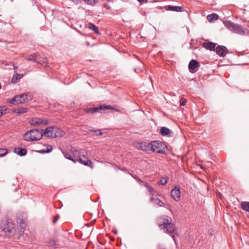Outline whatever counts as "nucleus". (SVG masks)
<instances>
[{
  "instance_id": "18",
  "label": "nucleus",
  "mask_w": 249,
  "mask_h": 249,
  "mask_svg": "<svg viewBox=\"0 0 249 249\" xmlns=\"http://www.w3.org/2000/svg\"><path fill=\"white\" fill-rule=\"evenodd\" d=\"M167 9L170 11L176 12H182L183 10L182 7L174 5H168Z\"/></svg>"
},
{
  "instance_id": "33",
  "label": "nucleus",
  "mask_w": 249,
  "mask_h": 249,
  "mask_svg": "<svg viewBox=\"0 0 249 249\" xmlns=\"http://www.w3.org/2000/svg\"><path fill=\"white\" fill-rule=\"evenodd\" d=\"M186 99L184 98H181L180 100L179 104L181 106H184L186 104Z\"/></svg>"
},
{
  "instance_id": "12",
  "label": "nucleus",
  "mask_w": 249,
  "mask_h": 249,
  "mask_svg": "<svg viewBox=\"0 0 249 249\" xmlns=\"http://www.w3.org/2000/svg\"><path fill=\"white\" fill-rule=\"evenodd\" d=\"M172 198L176 201H178L180 198V191L179 188L175 187L171 192Z\"/></svg>"
},
{
  "instance_id": "22",
  "label": "nucleus",
  "mask_w": 249,
  "mask_h": 249,
  "mask_svg": "<svg viewBox=\"0 0 249 249\" xmlns=\"http://www.w3.org/2000/svg\"><path fill=\"white\" fill-rule=\"evenodd\" d=\"M218 18V16L215 13H213L207 16V19L210 22H212L213 20H217Z\"/></svg>"
},
{
  "instance_id": "10",
  "label": "nucleus",
  "mask_w": 249,
  "mask_h": 249,
  "mask_svg": "<svg viewBox=\"0 0 249 249\" xmlns=\"http://www.w3.org/2000/svg\"><path fill=\"white\" fill-rule=\"evenodd\" d=\"M1 228L5 232H11L14 229V224L9 220L2 221Z\"/></svg>"
},
{
  "instance_id": "23",
  "label": "nucleus",
  "mask_w": 249,
  "mask_h": 249,
  "mask_svg": "<svg viewBox=\"0 0 249 249\" xmlns=\"http://www.w3.org/2000/svg\"><path fill=\"white\" fill-rule=\"evenodd\" d=\"M171 130L165 127H162L160 129V133L162 136H165L169 134L170 133Z\"/></svg>"
},
{
  "instance_id": "1",
  "label": "nucleus",
  "mask_w": 249,
  "mask_h": 249,
  "mask_svg": "<svg viewBox=\"0 0 249 249\" xmlns=\"http://www.w3.org/2000/svg\"><path fill=\"white\" fill-rule=\"evenodd\" d=\"M72 152L74 157V159L79 163L89 167L91 168H93V164L91 161L89 160L87 157L85 155L84 150H76L72 149Z\"/></svg>"
},
{
  "instance_id": "34",
  "label": "nucleus",
  "mask_w": 249,
  "mask_h": 249,
  "mask_svg": "<svg viewBox=\"0 0 249 249\" xmlns=\"http://www.w3.org/2000/svg\"><path fill=\"white\" fill-rule=\"evenodd\" d=\"M51 152V149L50 150H45V149H42V150H40L39 151H38V152L39 153H41V154H43V153H50Z\"/></svg>"
},
{
  "instance_id": "31",
  "label": "nucleus",
  "mask_w": 249,
  "mask_h": 249,
  "mask_svg": "<svg viewBox=\"0 0 249 249\" xmlns=\"http://www.w3.org/2000/svg\"><path fill=\"white\" fill-rule=\"evenodd\" d=\"M6 112V108L5 107H0V117L5 114Z\"/></svg>"
},
{
  "instance_id": "32",
  "label": "nucleus",
  "mask_w": 249,
  "mask_h": 249,
  "mask_svg": "<svg viewBox=\"0 0 249 249\" xmlns=\"http://www.w3.org/2000/svg\"><path fill=\"white\" fill-rule=\"evenodd\" d=\"M91 132L94 133L95 135H96V136H101L103 135L102 132L100 129L93 130L91 131Z\"/></svg>"
},
{
  "instance_id": "41",
  "label": "nucleus",
  "mask_w": 249,
  "mask_h": 249,
  "mask_svg": "<svg viewBox=\"0 0 249 249\" xmlns=\"http://www.w3.org/2000/svg\"><path fill=\"white\" fill-rule=\"evenodd\" d=\"M139 2H140V0H137Z\"/></svg>"
},
{
  "instance_id": "39",
  "label": "nucleus",
  "mask_w": 249,
  "mask_h": 249,
  "mask_svg": "<svg viewBox=\"0 0 249 249\" xmlns=\"http://www.w3.org/2000/svg\"><path fill=\"white\" fill-rule=\"evenodd\" d=\"M173 238L174 240L175 241V236L174 235L173 236Z\"/></svg>"
},
{
  "instance_id": "14",
  "label": "nucleus",
  "mask_w": 249,
  "mask_h": 249,
  "mask_svg": "<svg viewBox=\"0 0 249 249\" xmlns=\"http://www.w3.org/2000/svg\"><path fill=\"white\" fill-rule=\"evenodd\" d=\"M228 50L224 46H218L216 48V53L220 56L224 57L227 53Z\"/></svg>"
},
{
  "instance_id": "26",
  "label": "nucleus",
  "mask_w": 249,
  "mask_h": 249,
  "mask_svg": "<svg viewBox=\"0 0 249 249\" xmlns=\"http://www.w3.org/2000/svg\"><path fill=\"white\" fill-rule=\"evenodd\" d=\"M88 27L90 30H93L96 34H98V28L94 24L92 23H89Z\"/></svg>"
},
{
  "instance_id": "6",
  "label": "nucleus",
  "mask_w": 249,
  "mask_h": 249,
  "mask_svg": "<svg viewBox=\"0 0 249 249\" xmlns=\"http://www.w3.org/2000/svg\"><path fill=\"white\" fill-rule=\"evenodd\" d=\"M149 146L152 148V152L160 154H165L167 150L166 144L159 141L152 142Z\"/></svg>"
},
{
  "instance_id": "8",
  "label": "nucleus",
  "mask_w": 249,
  "mask_h": 249,
  "mask_svg": "<svg viewBox=\"0 0 249 249\" xmlns=\"http://www.w3.org/2000/svg\"><path fill=\"white\" fill-rule=\"evenodd\" d=\"M144 186L152 196H154L155 195L156 191L151 186H149L148 184H145ZM150 200L153 203L160 207H165V204L158 198H155L153 196H152L150 198Z\"/></svg>"
},
{
  "instance_id": "24",
  "label": "nucleus",
  "mask_w": 249,
  "mask_h": 249,
  "mask_svg": "<svg viewBox=\"0 0 249 249\" xmlns=\"http://www.w3.org/2000/svg\"><path fill=\"white\" fill-rule=\"evenodd\" d=\"M241 206L244 210L249 212V202H242Z\"/></svg>"
},
{
  "instance_id": "38",
  "label": "nucleus",
  "mask_w": 249,
  "mask_h": 249,
  "mask_svg": "<svg viewBox=\"0 0 249 249\" xmlns=\"http://www.w3.org/2000/svg\"><path fill=\"white\" fill-rule=\"evenodd\" d=\"M147 2V0H141V3L142 2Z\"/></svg>"
},
{
  "instance_id": "21",
  "label": "nucleus",
  "mask_w": 249,
  "mask_h": 249,
  "mask_svg": "<svg viewBox=\"0 0 249 249\" xmlns=\"http://www.w3.org/2000/svg\"><path fill=\"white\" fill-rule=\"evenodd\" d=\"M22 74H19L16 72L12 79V82L13 83H17L22 77Z\"/></svg>"
},
{
  "instance_id": "29",
  "label": "nucleus",
  "mask_w": 249,
  "mask_h": 249,
  "mask_svg": "<svg viewBox=\"0 0 249 249\" xmlns=\"http://www.w3.org/2000/svg\"><path fill=\"white\" fill-rule=\"evenodd\" d=\"M7 154V150L4 148L0 149V157H3Z\"/></svg>"
},
{
  "instance_id": "4",
  "label": "nucleus",
  "mask_w": 249,
  "mask_h": 249,
  "mask_svg": "<svg viewBox=\"0 0 249 249\" xmlns=\"http://www.w3.org/2000/svg\"><path fill=\"white\" fill-rule=\"evenodd\" d=\"M224 24L226 28L234 33L243 35L245 33V29L241 25L234 23L230 21H225Z\"/></svg>"
},
{
  "instance_id": "37",
  "label": "nucleus",
  "mask_w": 249,
  "mask_h": 249,
  "mask_svg": "<svg viewBox=\"0 0 249 249\" xmlns=\"http://www.w3.org/2000/svg\"><path fill=\"white\" fill-rule=\"evenodd\" d=\"M51 150V151L53 150V148L51 145H48L47 148L45 150Z\"/></svg>"
},
{
  "instance_id": "15",
  "label": "nucleus",
  "mask_w": 249,
  "mask_h": 249,
  "mask_svg": "<svg viewBox=\"0 0 249 249\" xmlns=\"http://www.w3.org/2000/svg\"><path fill=\"white\" fill-rule=\"evenodd\" d=\"M203 47L211 51H214L215 48L216 46V44L212 42H209L208 43H203Z\"/></svg>"
},
{
  "instance_id": "2",
  "label": "nucleus",
  "mask_w": 249,
  "mask_h": 249,
  "mask_svg": "<svg viewBox=\"0 0 249 249\" xmlns=\"http://www.w3.org/2000/svg\"><path fill=\"white\" fill-rule=\"evenodd\" d=\"M158 224L161 229L165 230L166 232L168 233H172L175 231V225L172 223L171 219L167 216L160 218Z\"/></svg>"
},
{
  "instance_id": "27",
  "label": "nucleus",
  "mask_w": 249,
  "mask_h": 249,
  "mask_svg": "<svg viewBox=\"0 0 249 249\" xmlns=\"http://www.w3.org/2000/svg\"><path fill=\"white\" fill-rule=\"evenodd\" d=\"M168 178L167 177H163L159 182V184L164 185L167 183Z\"/></svg>"
},
{
  "instance_id": "9",
  "label": "nucleus",
  "mask_w": 249,
  "mask_h": 249,
  "mask_svg": "<svg viewBox=\"0 0 249 249\" xmlns=\"http://www.w3.org/2000/svg\"><path fill=\"white\" fill-rule=\"evenodd\" d=\"M111 108L112 107L109 106H100L93 108H87L86 109V112L89 114H94L96 112L105 113L106 110Z\"/></svg>"
},
{
  "instance_id": "3",
  "label": "nucleus",
  "mask_w": 249,
  "mask_h": 249,
  "mask_svg": "<svg viewBox=\"0 0 249 249\" xmlns=\"http://www.w3.org/2000/svg\"><path fill=\"white\" fill-rule=\"evenodd\" d=\"M44 134L42 129H32L24 135V139L27 141H37L41 139Z\"/></svg>"
},
{
  "instance_id": "13",
  "label": "nucleus",
  "mask_w": 249,
  "mask_h": 249,
  "mask_svg": "<svg viewBox=\"0 0 249 249\" xmlns=\"http://www.w3.org/2000/svg\"><path fill=\"white\" fill-rule=\"evenodd\" d=\"M30 124H47L50 123L47 119H43L42 118H35L30 122Z\"/></svg>"
},
{
  "instance_id": "5",
  "label": "nucleus",
  "mask_w": 249,
  "mask_h": 249,
  "mask_svg": "<svg viewBox=\"0 0 249 249\" xmlns=\"http://www.w3.org/2000/svg\"><path fill=\"white\" fill-rule=\"evenodd\" d=\"M45 136L50 138H56L62 137L64 134V132L57 126H50L44 132Z\"/></svg>"
},
{
  "instance_id": "19",
  "label": "nucleus",
  "mask_w": 249,
  "mask_h": 249,
  "mask_svg": "<svg viewBox=\"0 0 249 249\" xmlns=\"http://www.w3.org/2000/svg\"><path fill=\"white\" fill-rule=\"evenodd\" d=\"M28 110L27 107H19L15 109L14 112L17 114L20 115L26 113Z\"/></svg>"
},
{
  "instance_id": "7",
  "label": "nucleus",
  "mask_w": 249,
  "mask_h": 249,
  "mask_svg": "<svg viewBox=\"0 0 249 249\" xmlns=\"http://www.w3.org/2000/svg\"><path fill=\"white\" fill-rule=\"evenodd\" d=\"M32 97L29 94H22L21 95H16L12 100L11 103L13 104H20L27 103L29 100H31Z\"/></svg>"
},
{
  "instance_id": "20",
  "label": "nucleus",
  "mask_w": 249,
  "mask_h": 249,
  "mask_svg": "<svg viewBox=\"0 0 249 249\" xmlns=\"http://www.w3.org/2000/svg\"><path fill=\"white\" fill-rule=\"evenodd\" d=\"M27 59L28 61H33V62H36L37 63H40V64H43V63H45L46 62V60H43V61H38L37 60V59L35 57L34 55H29V56L27 57Z\"/></svg>"
},
{
  "instance_id": "28",
  "label": "nucleus",
  "mask_w": 249,
  "mask_h": 249,
  "mask_svg": "<svg viewBox=\"0 0 249 249\" xmlns=\"http://www.w3.org/2000/svg\"><path fill=\"white\" fill-rule=\"evenodd\" d=\"M88 4L93 5L98 2L99 0H84Z\"/></svg>"
},
{
  "instance_id": "16",
  "label": "nucleus",
  "mask_w": 249,
  "mask_h": 249,
  "mask_svg": "<svg viewBox=\"0 0 249 249\" xmlns=\"http://www.w3.org/2000/svg\"><path fill=\"white\" fill-rule=\"evenodd\" d=\"M14 152L20 156H25L27 154V150L25 148L19 147L15 148Z\"/></svg>"
},
{
  "instance_id": "30",
  "label": "nucleus",
  "mask_w": 249,
  "mask_h": 249,
  "mask_svg": "<svg viewBox=\"0 0 249 249\" xmlns=\"http://www.w3.org/2000/svg\"><path fill=\"white\" fill-rule=\"evenodd\" d=\"M56 245V242L54 240H51L48 242V246L51 248H55V245Z\"/></svg>"
},
{
  "instance_id": "35",
  "label": "nucleus",
  "mask_w": 249,
  "mask_h": 249,
  "mask_svg": "<svg viewBox=\"0 0 249 249\" xmlns=\"http://www.w3.org/2000/svg\"><path fill=\"white\" fill-rule=\"evenodd\" d=\"M59 218V216L58 215L56 216L53 221V223L55 224Z\"/></svg>"
},
{
  "instance_id": "36",
  "label": "nucleus",
  "mask_w": 249,
  "mask_h": 249,
  "mask_svg": "<svg viewBox=\"0 0 249 249\" xmlns=\"http://www.w3.org/2000/svg\"><path fill=\"white\" fill-rule=\"evenodd\" d=\"M104 6L105 8H106L107 9H108L110 8V6L108 5V4L107 3L104 4Z\"/></svg>"
},
{
  "instance_id": "40",
  "label": "nucleus",
  "mask_w": 249,
  "mask_h": 249,
  "mask_svg": "<svg viewBox=\"0 0 249 249\" xmlns=\"http://www.w3.org/2000/svg\"><path fill=\"white\" fill-rule=\"evenodd\" d=\"M107 0V1H110L111 0Z\"/></svg>"
},
{
  "instance_id": "11",
  "label": "nucleus",
  "mask_w": 249,
  "mask_h": 249,
  "mask_svg": "<svg viewBox=\"0 0 249 249\" xmlns=\"http://www.w3.org/2000/svg\"><path fill=\"white\" fill-rule=\"evenodd\" d=\"M199 67L198 62L195 59H192L189 62L188 68L190 72L194 73L197 70L198 68Z\"/></svg>"
},
{
  "instance_id": "17",
  "label": "nucleus",
  "mask_w": 249,
  "mask_h": 249,
  "mask_svg": "<svg viewBox=\"0 0 249 249\" xmlns=\"http://www.w3.org/2000/svg\"><path fill=\"white\" fill-rule=\"evenodd\" d=\"M150 145H151V142H141V150L142 151H145L148 153H149L150 151H152V148L149 146Z\"/></svg>"
},
{
  "instance_id": "25",
  "label": "nucleus",
  "mask_w": 249,
  "mask_h": 249,
  "mask_svg": "<svg viewBox=\"0 0 249 249\" xmlns=\"http://www.w3.org/2000/svg\"><path fill=\"white\" fill-rule=\"evenodd\" d=\"M63 154L65 158L71 160L74 163H76V160L71 156L70 154L67 152H63Z\"/></svg>"
}]
</instances>
